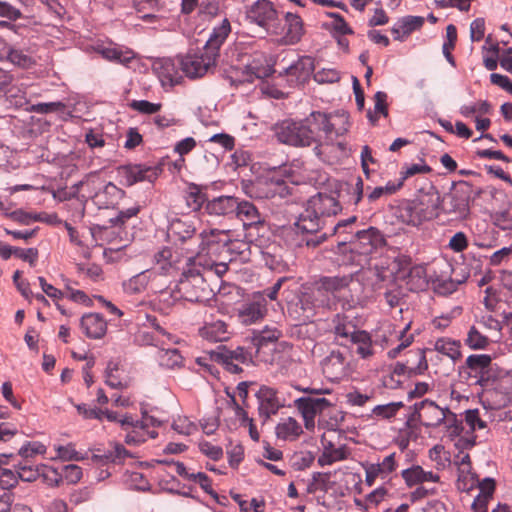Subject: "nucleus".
Masks as SVG:
<instances>
[{
  "label": "nucleus",
  "mask_w": 512,
  "mask_h": 512,
  "mask_svg": "<svg viewBox=\"0 0 512 512\" xmlns=\"http://www.w3.org/2000/svg\"><path fill=\"white\" fill-rule=\"evenodd\" d=\"M348 116L345 113L327 114L313 111L302 121L284 120L275 127L277 139L295 147L317 144L313 151L320 157L322 134L325 140H332L333 135L341 136L348 131Z\"/></svg>",
  "instance_id": "obj_1"
},
{
  "label": "nucleus",
  "mask_w": 512,
  "mask_h": 512,
  "mask_svg": "<svg viewBox=\"0 0 512 512\" xmlns=\"http://www.w3.org/2000/svg\"><path fill=\"white\" fill-rule=\"evenodd\" d=\"M334 192H318L305 203L304 210L299 214L295 227L303 233L318 232L326 224V218L337 215L342 206L339 199L357 205L363 197L364 182L361 177L355 183L334 181Z\"/></svg>",
  "instance_id": "obj_2"
},
{
  "label": "nucleus",
  "mask_w": 512,
  "mask_h": 512,
  "mask_svg": "<svg viewBox=\"0 0 512 512\" xmlns=\"http://www.w3.org/2000/svg\"><path fill=\"white\" fill-rule=\"evenodd\" d=\"M147 323L154 329L151 335L143 332L144 336L149 337L147 344L158 347L156 360L161 367L167 369H175L183 366L184 358L177 348L170 347L169 344L176 343V336L168 333L159 325L157 319L153 315L146 314Z\"/></svg>",
  "instance_id": "obj_3"
},
{
  "label": "nucleus",
  "mask_w": 512,
  "mask_h": 512,
  "mask_svg": "<svg viewBox=\"0 0 512 512\" xmlns=\"http://www.w3.org/2000/svg\"><path fill=\"white\" fill-rule=\"evenodd\" d=\"M194 264V260L190 256L186 258L178 286L183 300L202 302L208 299L210 290L206 284V275Z\"/></svg>",
  "instance_id": "obj_4"
},
{
  "label": "nucleus",
  "mask_w": 512,
  "mask_h": 512,
  "mask_svg": "<svg viewBox=\"0 0 512 512\" xmlns=\"http://www.w3.org/2000/svg\"><path fill=\"white\" fill-rule=\"evenodd\" d=\"M470 200V188L462 184L441 198V211L451 220H464L470 214Z\"/></svg>",
  "instance_id": "obj_5"
},
{
  "label": "nucleus",
  "mask_w": 512,
  "mask_h": 512,
  "mask_svg": "<svg viewBox=\"0 0 512 512\" xmlns=\"http://www.w3.org/2000/svg\"><path fill=\"white\" fill-rule=\"evenodd\" d=\"M214 54L204 49L178 56L182 73L191 79L203 77L216 66Z\"/></svg>",
  "instance_id": "obj_6"
},
{
  "label": "nucleus",
  "mask_w": 512,
  "mask_h": 512,
  "mask_svg": "<svg viewBox=\"0 0 512 512\" xmlns=\"http://www.w3.org/2000/svg\"><path fill=\"white\" fill-rule=\"evenodd\" d=\"M186 258L184 259L182 252L173 247L164 246L157 250L152 258L154 271L157 272V279L160 275L174 276L179 270L183 271Z\"/></svg>",
  "instance_id": "obj_7"
},
{
  "label": "nucleus",
  "mask_w": 512,
  "mask_h": 512,
  "mask_svg": "<svg viewBox=\"0 0 512 512\" xmlns=\"http://www.w3.org/2000/svg\"><path fill=\"white\" fill-rule=\"evenodd\" d=\"M246 17L250 23L258 25L268 34L277 33L278 13L270 1H256L248 8Z\"/></svg>",
  "instance_id": "obj_8"
},
{
  "label": "nucleus",
  "mask_w": 512,
  "mask_h": 512,
  "mask_svg": "<svg viewBox=\"0 0 512 512\" xmlns=\"http://www.w3.org/2000/svg\"><path fill=\"white\" fill-rule=\"evenodd\" d=\"M332 405L330 400L313 395L294 400V406L301 414L305 428L310 432H313L315 429V417L322 414Z\"/></svg>",
  "instance_id": "obj_9"
},
{
  "label": "nucleus",
  "mask_w": 512,
  "mask_h": 512,
  "mask_svg": "<svg viewBox=\"0 0 512 512\" xmlns=\"http://www.w3.org/2000/svg\"><path fill=\"white\" fill-rule=\"evenodd\" d=\"M276 27L277 33H271V35L278 37L280 43L284 45L298 43L304 33L302 19L299 15L290 12L286 13L283 24L278 19Z\"/></svg>",
  "instance_id": "obj_10"
},
{
  "label": "nucleus",
  "mask_w": 512,
  "mask_h": 512,
  "mask_svg": "<svg viewBox=\"0 0 512 512\" xmlns=\"http://www.w3.org/2000/svg\"><path fill=\"white\" fill-rule=\"evenodd\" d=\"M212 358L221 363L228 372L233 374L242 372V364L248 365L252 362L251 354L243 347H237L234 350L223 348L213 353Z\"/></svg>",
  "instance_id": "obj_11"
},
{
  "label": "nucleus",
  "mask_w": 512,
  "mask_h": 512,
  "mask_svg": "<svg viewBox=\"0 0 512 512\" xmlns=\"http://www.w3.org/2000/svg\"><path fill=\"white\" fill-rule=\"evenodd\" d=\"M153 70L164 87L180 84L184 75L178 64V56L175 59L160 58L156 60L153 63Z\"/></svg>",
  "instance_id": "obj_12"
},
{
  "label": "nucleus",
  "mask_w": 512,
  "mask_h": 512,
  "mask_svg": "<svg viewBox=\"0 0 512 512\" xmlns=\"http://www.w3.org/2000/svg\"><path fill=\"white\" fill-rule=\"evenodd\" d=\"M322 371L327 379L339 382L350 373L347 357L339 350H333L322 361Z\"/></svg>",
  "instance_id": "obj_13"
},
{
  "label": "nucleus",
  "mask_w": 512,
  "mask_h": 512,
  "mask_svg": "<svg viewBox=\"0 0 512 512\" xmlns=\"http://www.w3.org/2000/svg\"><path fill=\"white\" fill-rule=\"evenodd\" d=\"M200 239L198 252L215 254L219 247H226L234 240V233L217 228L204 229L200 233Z\"/></svg>",
  "instance_id": "obj_14"
},
{
  "label": "nucleus",
  "mask_w": 512,
  "mask_h": 512,
  "mask_svg": "<svg viewBox=\"0 0 512 512\" xmlns=\"http://www.w3.org/2000/svg\"><path fill=\"white\" fill-rule=\"evenodd\" d=\"M0 59L20 69H31L37 64V57L30 48L6 44Z\"/></svg>",
  "instance_id": "obj_15"
},
{
  "label": "nucleus",
  "mask_w": 512,
  "mask_h": 512,
  "mask_svg": "<svg viewBox=\"0 0 512 512\" xmlns=\"http://www.w3.org/2000/svg\"><path fill=\"white\" fill-rule=\"evenodd\" d=\"M121 428L126 431L124 442L129 446H139L147 441V439H155L158 437L157 431H146L137 427L136 418L131 414H125L119 420Z\"/></svg>",
  "instance_id": "obj_16"
},
{
  "label": "nucleus",
  "mask_w": 512,
  "mask_h": 512,
  "mask_svg": "<svg viewBox=\"0 0 512 512\" xmlns=\"http://www.w3.org/2000/svg\"><path fill=\"white\" fill-rule=\"evenodd\" d=\"M258 401L259 417L266 422L272 415H275L283 403L280 401L277 391L269 386L262 385L256 392Z\"/></svg>",
  "instance_id": "obj_17"
},
{
  "label": "nucleus",
  "mask_w": 512,
  "mask_h": 512,
  "mask_svg": "<svg viewBox=\"0 0 512 512\" xmlns=\"http://www.w3.org/2000/svg\"><path fill=\"white\" fill-rule=\"evenodd\" d=\"M156 283L157 272L152 269H146L124 280L121 286L124 294L136 295L145 292L147 289L153 292V286Z\"/></svg>",
  "instance_id": "obj_18"
},
{
  "label": "nucleus",
  "mask_w": 512,
  "mask_h": 512,
  "mask_svg": "<svg viewBox=\"0 0 512 512\" xmlns=\"http://www.w3.org/2000/svg\"><path fill=\"white\" fill-rule=\"evenodd\" d=\"M427 368L428 363L425 352L421 349H416L409 352L405 363H395L392 373L401 378L406 374H422Z\"/></svg>",
  "instance_id": "obj_19"
},
{
  "label": "nucleus",
  "mask_w": 512,
  "mask_h": 512,
  "mask_svg": "<svg viewBox=\"0 0 512 512\" xmlns=\"http://www.w3.org/2000/svg\"><path fill=\"white\" fill-rule=\"evenodd\" d=\"M414 408L421 423L426 427H437L446 417V408H441L435 402L427 399L415 403Z\"/></svg>",
  "instance_id": "obj_20"
},
{
  "label": "nucleus",
  "mask_w": 512,
  "mask_h": 512,
  "mask_svg": "<svg viewBox=\"0 0 512 512\" xmlns=\"http://www.w3.org/2000/svg\"><path fill=\"white\" fill-rule=\"evenodd\" d=\"M267 313V302L263 295L254 298L252 301L245 302L238 309V319L244 325H250L261 320Z\"/></svg>",
  "instance_id": "obj_21"
},
{
  "label": "nucleus",
  "mask_w": 512,
  "mask_h": 512,
  "mask_svg": "<svg viewBox=\"0 0 512 512\" xmlns=\"http://www.w3.org/2000/svg\"><path fill=\"white\" fill-rule=\"evenodd\" d=\"M273 72L267 56L262 52L254 53L244 67L245 80L253 82L254 79H263Z\"/></svg>",
  "instance_id": "obj_22"
},
{
  "label": "nucleus",
  "mask_w": 512,
  "mask_h": 512,
  "mask_svg": "<svg viewBox=\"0 0 512 512\" xmlns=\"http://www.w3.org/2000/svg\"><path fill=\"white\" fill-rule=\"evenodd\" d=\"M414 200L426 221L438 216L439 209H441V195L436 188L431 187L425 192H420Z\"/></svg>",
  "instance_id": "obj_23"
},
{
  "label": "nucleus",
  "mask_w": 512,
  "mask_h": 512,
  "mask_svg": "<svg viewBox=\"0 0 512 512\" xmlns=\"http://www.w3.org/2000/svg\"><path fill=\"white\" fill-rule=\"evenodd\" d=\"M152 293L157 295L154 300L155 306L164 314L169 313L173 306H175L180 300H183L178 284L174 288L163 289L161 285L156 283V285L153 286Z\"/></svg>",
  "instance_id": "obj_24"
},
{
  "label": "nucleus",
  "mask_w": 512,
  "mask_h": 512,
  "mask_svg": "<svg viewBox=\"0 0 512 512\" xmlns=\"http://www.w3.org/2000/svg\"><path fill=\"white\" fill-rule=\"evenodd\" d=\"M491 361V356L487 354H473L467 357L468 376L475 379V384L483 385L486 381L485 376L488 373Z\"/></svg>",
  "instance_id": "obj_25"
},
{
  "label": "nucleus",
  "mask_w": 512,
  "mask_h": 512,
  "mask_svg": "<svg viewBox=\"0 0 512 512\" xmlns=\"http://www.w3.org/2000/svg\"><path fill=\"white\" fill-rule=\"evenodd\" d=\"M338 296H332L329 291H320V284L311 293H304L299 302L304 311L319 307L331 308Z\"/></svg>",
  "instance_id": "obj_26"
},
{
  "label": "nucleus",
  "mask_w": 512,
  "mask_h": 512,
  "mask_svg": "<svg viewBox=\"0 0 512 512\" xmlns=\"http://www.w3.org/2000/svg\"><path fill=\"white\" fill-rule=\"evenodd\" d=\"M82 332L90 339H101L107 332V321L99 313H87L80 321Z\"/></svg>",
  "instance_id": "obj_27"
},
{
  "label": "nucleus",
  "mask_w": 512,
  "mask_h": 512,
  "mask_svg": "<svg viewBox=\"0 0 512 512\" xmlns=\"http://www.w3.org/2000/svg\"><path fill=\"white\" fill-rule=\"evenodd\" d=\"M409 329L410 323L406 324L405 327L402 328L400 331H395V334L393 335L391 333V326L389 325L387 331L390 334L388 337L384 334L382 342L386 346L393 345L396 341L399 342L395 347H393L387 352V356L389 358H396L403 349L407 348L412 344V342L414 341V336L412 334H408Z\"/></svg>",
  "instance_id": "obj_28"
},
{
  "label": "nucleus",
  "mask_w": 512,
  "mask_h": 512,
  "mask_svg": "<svg viewBox=\"0 0 512 512\" xmlns=\"http://www.w3.org/2000/svg\"><path fill=\"white\" fill-rule=\"evenodd\" d=\"M401 477L408 487H414L427 482L438 483L440 481L439 474L433 471H426L420 465H412L402 470Z\"/></svg>",
  "instance_id": "obj_29"
},
{
  "label": "nucleus",
  "mask_w": 512,
  "mask_h": 512,
  "mask_svg": "<svg viewBox=\"0 0 512 512\" xmlns=\"http://www.w3.org/2000/svg\"><path fill=\"white\" fill-rule=\"evenodd\" d=\"M195 265L202 270V272L207 274H215L218 277H221L228 270V265L225 262H218L215 254H208L203 252H197L196 255L190 256Z\"/></svg>",
  "instance_id": "obj_30"
},
{
  "label": "nucleus",
  "mask_w": 512,
  "mask_h": 512,
  "mask_svg": "<svg viewBox=\"0 0 512 512\" xmlns=\"http://www.w3.org/2000/svg\"><path fill=\"white\" fill-rule=\"evenodd\" d=\"M120 174L124 180V183L128 186H132L135 183L144 180L151 182L156 177V172L154 169L139 164L126 165L121 167Z\"/></svg>",
  "instance_id": "obj_31"
},
{
  "label": "nucleus",
  "mask_w": 512,
  "mask_h": 512,
  "mask_svg": "<svg viewBox=\"0 0 512 512\" xmlns=\"http://www.w3.org/2000/svg\"><path fill=\"white\" fill-rule=\"evenodd\" d=\"M230 32V22L227 19H223L218 26L213 28L203 49L208 53L211 52V54H214V58L217 60L219 56V49L225 42Z\"/></svg>",
  "instance_id": "obj_32"
},
{
  "label": "nucleus",
  "mask_w": 512,
  "mask_h": 512,
  "mask_svg": "<svg viewBox=\"0 0 512 512\" xmlns=\"http://www.w3.org/2000/svg\"><path fill=\"white\" fill-rule=\"evenodd\" d=\"M303 434L301 424L293 417H284L275 426V435L277 439L293 442Z\"/></svg>",
  "instance_id": "obj_33"
},
{
  "label": "nucleus",
  "mask_w": 512,
  "mask_h": 512,
  "mask_svg": "<svg viewBox=\"0 0 512 512\" xmlns=\"http://www.w3.org/2000/svg\"><path fill=\"white\" fill-rule=\"evenodd\" d=\"M237 209V198L233 196H219L207 201L205 210L209 215L230 216Z\"/></svg>",
  "instance_id": "obj_34"
},
{
  "label": "nucleus",
  "mask_w": 512,
  "mask_h": 512,
  "mask_svg": "<svg viewBox=\"0 0 512 512\" xmlns=\"http://www.w3.org/2000/svg\"><path fill=\"white\" fill-rule=\"evenodd\" d=\"M196 232V227L189 218H173L168 226V235L175 240L186 241Z\"/></svg>",
  "instance_id": "obj_35"
},
{
  "label": "nucleus",
  "mask_w": 512,
  "mask_h": 512,
  "mask_svg": "<svg viewBox=\"0 0 512 512\" xmlns=\"http://www.w3.org/2000/svg\"><path fill=\"white\" fill-rule=\"evenodd\" d=\"M234 214L245 228L263 223V218L257 207L249 201H239L237 199V209Z\"/></svg>",
  "instance_id": "obj_36"
},
{
  "label": "nucleus",
  "mask_w": 512,
  "mask_h": 512,
  "mask_svg": "<svg viewBox=\"0 0 512 512\" xmlns=\"http://www.w3.org/2000/svg\"><path fill=\"white\" fill-rule=\"evenodd\" d=\"M397 213L398 218L407 225L419 226L426 221L414 199L401 203Z\"/></svg>",
  "instance_id": "obj_37"
},
{
  "label": "nucleus",
  "mask_w": 512,
  "mask_h": 512,
  "mask_svg": "<svg viewBox=\"0 0 512 512\" xmlns=\"http://www.w3.org/2000/svg\"><path fill=\"white\" fill-rule=\"evenodd\" d=\"M199 334L202 338L210 342H221L229 338L227 325L222 320L206 322L204 326L199 329Z\"/></svg>",
  "instance_id": "obj_38"
},
{
  "label": "nucleus",
  "mask_w": 512,
  "mask_h": 512,
  "mask_svg": "<svg viewBox=\"0 0 512 512\" xmlns=\"http://www.w3.org/2000/svg\"><path fill=\"white\" fill-rule=\"evenodd\" d=\"M98 53L109 61L128 64L135 58V54L130 49H123L117 45L99 46Z\"/></svg>",
  "instance_id": "obj_39"
},
{
  "label": "nucleus",
  "mask_w": 512,
  "mask_h": 512,
  "mask_svg": "<svg viewBox=\"0 0 512 512\" xmlns=\"http://www.w3.org/2000/svg\"><path fill=\"white\" fill-rule=\"evenodd\" d=\"M503 206L495 209L491 213V219L495 226L503 231H511L512 230V204L507 199L505 195H503Z\"/></svg>",
  "instance_id": "obj_40"
},
{
  "label": "nucleus",
  "mask_w": 512,
  "mask_h": 512,
  "mask_svg": "<svg viewBox=\"0 0 512 512\" xmlns=\"http://www.w3.org/2000/svg\"><path fill=\"white\" fill-rule=\"evenodd\" d=\"M122 194L123 191L120 188L109 182L104 186L102 191L94 195V202L99 208H109L117 203Z\"/></svg>",
  "instance_id": "obj_41"
},
{
  "label": "nucleus",
  "mask_w": 512,
  "mask_h": 512,
  "mask_svg": "<svg viewBox=\"0 0 512 512\" xmlns=\"http://www.w3.org/2000/svg\"><path fill=\"white\" fill-rule=\"evenodd\" d=\"M352 281V275L323 277L320 279V291H329L332 296H337L346 290Z\"/></svg>",
  "instance_id": "obj_42"
},
{
  "label": "nucleus",
  "mask_w": 512,
  "mask_h": 512,
  "mask_svg": "<svg viewBox=\"0 0 512 512\" xmlns=\"http://www.w3.org/2000/svg\"><path fill=\"white\" fill-rule=\"evenodd\" d=\"M350 342L355 345V352L362 359H368L375 354L371 336L364 330L358 331Z\"/></svg>",
  "instance_id": "obj_43"
},
{
  "label": "nucleus",
  "mask_w": 512,
  "mask_h": 512,
  "mask_svg": "<svg viewBox=\"0 0 512 512\" xmlns=\"http://www.w3.org/2000/svg\"><path fill=\"white\" fill-rule=\"evenodd\" d=\"M358 329L344 316L337 315L334 319V333L338 341H351Z\"/></svg>",
  "instance_id": "obj_44"
},
{
  "label": "nucleus",
  "mask_w": 512,
  "mask_h": 512,
  "mask_svg": "<svg viewBox=\"0 0 512 512\" xmlns=\"http://www.w3.org/2000/svg\"><path fill=\"white\" fill-rule=\"evenodd\" d=\"M461 344L457 340L442 337L435 341L434 350L438 353L449 357L453 362L461 357Z\"/></svg>",
  "instance_id": "obj_45"
},
{
  "label": "nucleus",
  "mask_w": 512,
  "mask_h": 512,
  "mask_svg": "<svg viewBox=\"0 0 512 512\" xmlns=\"http://www.w3.org/2000/svg\"><path fill=\"white\" fill-rule=\"evenodd\" d=\"M313 70V61L310 57H302L284 69L285 74L304 80Z\"/></svg>",
  "instance_id": "obj_46"
},
{
  "label": "nucleus",
  "mask_w": 512,
  "mask_h": 512,
  "mask_svg": "<svg viewBox=\"0 0 512 512\" xmlns=\"http://www.w3.org/2000/svg\"><path fill=\"white\" fill-rule=\"evenodd\" d=\"M186 205L191 211H198L207 201V197L203 189L196 185L190 184L185 192Z\"/></svg>",
  "instance_id": "obj_47"
},
{
  "label": "nucleus",
  "mask_w": 512,
  "mask_h": 512,
  "mask_svg": "<svg viewBox=\"0 0 512 512\" xmlns=\"http://www.w3.org/2000/svg\"><path fill=\"white\" fill-rule=\"evenodd\" d=\"M366 463L371 467V469L374 472H376V474L381 479L388 478V476L392 472H394L398 467V463L396 460V453H391V454L387 455L386 457H384V459L381 462H378V463L366 462Z\"/></svg>",
  "instance_id": "obj_48"
},
{
  "label": "nucleus",
  "mask_w": 512,
  "mask_h": 512,
  "mask_svg": "<svg viewBox=\"0 0 512 512\" xmlns=\"http://www.w3.org/2000/svg\"><path fill=\"white\" fill-rule=\"evenodd\" d=\"M408 284L411 290H423L428 286L427 272L423 265L411 267L408 273Z\"/></svg>",
  "instance_id": "obj_49"
},
{
  "label": "nucleus",
  "mask_w": 512,
  "mask_h": 512,
  "mask_svg": "<svg viewBox=\"0 0 512 512\" xmlns=\"http://www.w3.org/2000/svg\"><path fill=\"white\" fill-rule=\"evenodd\" d=\"M281 335L282 333L277 327L266 326L261 330L254 331L253 341L257 346H263L277 341Z\"/></svg>",
  "instance_id": "obj_50"
},
{
  "label": "nucleus",
  "mask_w": 512,
  "mask_h": 512,
  "mask_svg": "<svg viewBox=\"0 0 512 512\" xmlns=\"http://www.w3.org/2000/svg\"><path fill=\"white\" fill-rule=\"evenodd\" d=\"M140 412H141V418L136 419L137 425H138L137 427H140L146 431H151L150 428H156V427H160L163 425L164 420L155 416L153 414L152 409L149 410L145 406H142L140 409ZM152 431H155V430L152 429Z\"/></svg>",
  "instance_id": "obj_51"
},
{
  "label": "nucleus",
  "mask_w": 512,
  "mask_h": 512,
  "mask_svg": "<svg viewBox=\"0 0 512 512\" xmlns=\"http://www.w3.org/2000/svg\"><path fill=\"white\" fill-rule=\"evenodd\" d=\"M476 475L471 469H460L458 470V477L456 481V487L459 491L470 492L477 486Z\"/></svg>",
  "instance_id": "obj_52"
},
{
  "label": "nucleus",
  "mask_w": 512,
  "mask_h": 512,
  "mask_svg": "<svg viewBox=\"0 0 512 512\" xmlns=\"http://www.w3.org/2000/svg\"><path fill=\"white\" fill-rule=\"evenodd\" d=\"M12 466L17 468L18 480L32 482L40 476V466L34 467L27 461L14 463Z\"/></svg>",
  "instance_id": "obj_53"
},
{
  "label": "nucleus",
  "mask_w": 512,
  "mask_h": 512,
  "mask_svg": "<svg viewBox=\"0 0 512 512\" xmlns=\"http://www.w3.org/2000/svg\"><path fill=\"white\" fill-rule=\"evenodd\" d=\"M171 427L176 433L184 436H190L198 430L197 424L187 416L174 418Z\"/></svg>",
  "instance_id": "obj_54"
},
{
  "label": "nucleus",
  "mask_w": 512,
  "mask_h": 512,
  "mask_svg": "<svg viewBox=\"0 0 512 512\" xmlns=\"http://www.w3.org/2000/svg\"><path fill=\"white\" fill-rule=\"evenodd\" d=\"M402 407V402H390L377 405L372 409V416L380 419H390L394 417Z\"/></svg>",
  "instance_id": "obj_55"
},
{
  "label": "nucleus",
  "mask_w": 512,
  "mask_h": 512,
  "mask_svg": "<svg viewBox=\"0 0 512 512\" xmlns=\"http://www.w3.org/2000/svg\"><path fill=\"white\" fill-rule=\"evenodd\" d=\"M46 446L38 441H30L25 443L18 451L19 456L23 458V461L35 457L36 455H43L46 453Z\"/></svg>",
  "instance_id": "obj_56"
},
{
  "label": "nucleus",
  "mask_w": 512,
  "mask_h": 512,
  "mask_svg": "<svg viewBox=\"0 0 512 512\" xmlns=\"http://www.w3.org/2000/svg\"><path fill=\"white\" fill-rule=\"evenodd\" d=\"M466 345L473 350L485 349L489 344V339L481 334L474 326L468 331L465 339Z\"/></svg>",
  "instance_id": "obj_57"
},
{
  "label": "nucleus",
  "mask_w": 512,
  "mask_h": 512,
  "mask_svg": "<svg viewBox=\"0 0 512 512\" xmlns=\"http://www.w3.org/2000/svg\"><path fill=\"white\" fill-rule=\"evenodd\" d=\"M40 476L49 486H58L62 483L61 467L55 468L49 465H40Z\"/></svg>",
  "instance_id": "obj_58"
},
{
  "label": "nucleus",
  "mask_w": 512,
  "mask_h": 512,
  "mask_svg": "<svg viewBox=\"0 0 512 512\" xmlns=\"http://www.w3.org/2000/svg\"><path fill=\"white\" fill-rule=\"evenodd\" d=\"M375 105H374V112L368 113V117L372 122H375L378 120L379 115L387 116L388 115V109H387V94L382 91L376 92L374 95Z\"/></svg>",
  "instance_id": "obj_59"
},
{
  "label": "nucleus",
  "mask_w": 512,
  "mask_h": 512,
  "mask_svg": "<svg viewBox=\"0 0 512 512\" xmlns=\"http://www.w3.org/2000/svg\"><path fill=\"white\" fill-rule=\"evenodd\" d=\"M17 468H0V488L11 490L18 484Z\"/></svg>",
  "instance_id": "obj_60"
},
{
  "label": "nucleus",
  "mask_w": 512,
  "mask_h": 512,
  "mask_svg": "<svg viewBox=\"0 0 512 512\" xmlns=\"http://www.w3.org/2000/svg\"><path fill=\"white\" fill-rule=\"evenodd\" d=\"M4 91L11 104L22 107L27 103L26 93L22 87L10 84Z\"/></svg>",
  "instance_id": "obj_61"
},
{
  "label": "nucleus",
  "mask_w": 512,
  "mask_h": 512,
  "mask_svg": "<svg viewBox=\"0 0 512 512\" xmlns=\"http://www.w3.org/2000/svg\"><path fill=\"white\" fill-rule=\"evenodd\" d=\"M57 458L63 461H79L83 459L81 453L77 452L72 443L67 445H55Z\"/></svg>",
  "instance_id": "obj_62"
},
{
  "label": "nucleus",
  "mask_w": 512,
  "mask_h": 512,
  "mask_svg": "<svg viewBox=\"0 0 512 512\" xmlns=\"http://www.w3.org/2000/svg\"><path fill=\"white\" fill-rule=\"evenodd\" d=\"M402 34L408 36L413 31L419 29L424 24V18L421 16H406L399 21Z\"/></svg>",
  "instance_id": "obj_63"
},
{
  "label": "nucleus",
  "mask_w": 512,
  "mask_h": 512,
  "mask_svg": "<svg viewBox=\"0 0 512 512\" xmlns=\"http://www.w3.org/2000/svg\"><path fill=\"white\" fill-rule=\"evenodd\" d=\"M62 483L76 484L82 478V469L78 465L69 464L61 467Z\"/></svg>",
  "instance_id": "obj_64"
}]
</instances>
